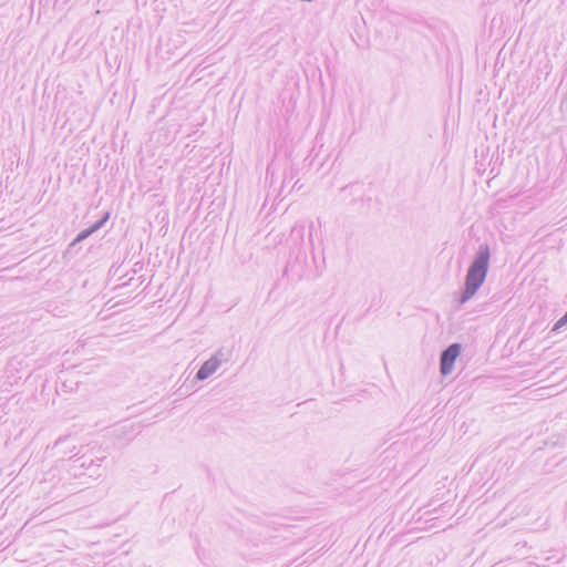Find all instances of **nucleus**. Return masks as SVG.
<instances>
[{"mask_svg":"<svg viewBox=\"0 0 567 567\" xmlns=\"http://www.w3.org/2000/svg\"><path fill=\"white\" fill-rule=\"evenodd\" d=\"M461 347L456 343L450 346L441 357V372L447 374L452 371L453 364L460 355Z\"/></svg>","mask_w":567,"mask_h":567,"instance_id":"nucleus-2","label":"nucleus"},{"mask_svg":"<svg viewBox=\"0 0 567 567\" xmlns=\"http://www.w3.org/2000/svg\"><path fill=\"white\" fill-rule=\"evenodd\" d=\"M219 367V360L216 358H212L208 361H206L202 368L197 372V379L198 380H205L210 374H213L217 368Z\"/></svg>","mask_w":567,"mask_h":567,"instance_id":"nucleus-3","label":"nucleus"},{"mask_svg":"<svg viewBox=\"0 0 567 567\" xmlns=\"http://www.w3.org/2000/svg\"><path fill=\"white\" fill-rule=\"evenodd\" d=\"M488 260L489 251L487 248H485L478 252L477 258L468 270L466 276V288L462 297L463 302L470 299L484 282L487 272Z\"/></svg>","mask_w":567,"mask_h":567,"instance_id":"nucleus-1","label":"nucleus"}]
</instances>
